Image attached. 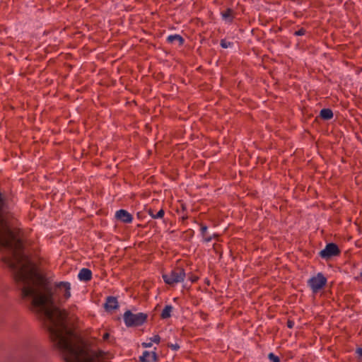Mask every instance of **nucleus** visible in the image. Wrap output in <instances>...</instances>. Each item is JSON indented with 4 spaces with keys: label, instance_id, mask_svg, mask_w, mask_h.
Returning a JSON list of instances; mask_svg holds the SVG:
<instances>
[{
    "label": "nucleus",
    "instance_id": "obj_5",
    "mask_svg": "<svg viewBox=\"0 0 362 362\" xmlns=\"http://www.w3.org/2000/svg\"><path fill=\"white\" fill-rule=\"evenodd\" d=\"M340 250L334 243H328L325 247L320 252V256L325 259H329L332 257L338 256Z\"/></svg>",
    "mask_w": 362,
    "mask_h": 362
},
{
    "label": "nucleus",
    "instance_id": "obj_19",
    "mask_svg": "<svg viewBox=\"0 0 362 362\" xmlns=\"http://www.w3.org/2000/svg\"><path fill=\"white\" fill-rule=\"evenodd\" d=\"M218 235L217 234H214L213 235H204L203 236L204 242L205 243H209L212 240L213 238H217Z\"/></svg>",
    "mask_w": 362,
    "mask_h": 362
},
{
    "label": "nucleus",
    "instance_id": "obj_20",
    "mask_svg": "<svg viewBox=\"0 0 362 362\" xmlns=\"http://www.w3.org/2000/svg\"><path fill=\"white\" fill-rule=\"evenodd\" d=\"M305 34V30L303 28L296 30L294 33V35L296 36H302V35H304Z\"/></svg>",
    "mask_w": 362,
    "mask_h": 362
},
{
    "label": "nucleus",
    "instance_id": "obj_4",
    "mask_svg": "<svg viewBox=\"0 0 362 362\" xmlns=\"http://www.w3.org/2000/svg\"><path fill=\"white\" fill-rule=\"evenodd\" d=\"M327 282V278L322 273L319 272L308 281V285L313 293H317L326 286Z\"/></svg>",
    "mask_w": 362,
    "mask_h": 362
},
{
    "label": "nucleus",
    "instance_id": "obj_17",
    "mask_svg": "<svg viewBox=\"0 0 362 362\" xmlns=\"http://www.w3.org/2000/svg\"><path fill=\"white\" fill-rule=\"evenodd\" d=\"M220 45L221 47L226 49L228 47H231L233 46V42L228 41L226 40H221Z\"/></svg>",
    "mask_w": 362,
    "mask_h": 362
},
{
    "label": "nucleus",
    "instance_id": "obj_1",
    "mask_svg": "<svg viewBox=\"0 0 362 362\" xmlns=\"http://www.w3.org/2000/svg\"><path fill=\"white\" fill-rule=\"evenodd\" d=\"M0 252L2 262L11 270L24 300H30L49 334L51 341H81L67 320V313L55 306L47 279L25 252L20 230L13 228L0 193Z\"/></svg>",
    "mask_w": 362,
    "mask_h": 362
},
{
    "label": "nucleus",
    "instance_id": "obj_10",
    "mask_svg": "<svg viewBox=\"0 0 362 362\" xmlns=\"http://www.w3.org/2000/svg\"><path fill=\"white\" fill-rule=\"evenodd\" d=\"M78 278L80 281H88L92 279V272L89 269L83 268L79 271Z\"/></svg>",
    "mask_w": 362,
    "mask_h": 362
},
{
    "label": "nucleus",
    "instance_id": "obj_21",
    "mask_svg": "<svg viewBox=\"0 0 362 362\" xmlns=\"http://www.w3.org/2000/svg\"><path fill=\"white\" fill-rule=\"evenodd\" d=\"M200 226L201 234L202 236H204L206 235L208 228L206 226L203 224H200Z\"/></svg>",
    "mask_w": 362,
    "mask_h": 362
},
{
    "label": "nucleus",
    "instance_id": "obj_3",
    "mask_svg": "<svg viewBox=\"0 0 362 362\" xmlns=\"http://www.w3.org/2000/svg\"><path fill=\"white\" fill-rule=\"evenodd\" d=\"M186 274L182 268H175L168 274L162 275L164 282L170 286H174L178 283L182 282L185 279Z\"/></svg>",
    "mask_w": 362,
    "mask_h": 362
},
{
    "label": "nucleus",
    "instance_id": "obj_2",
    "mask_svg": "<svg viewBox=\"0 0 362 362\" xmlns=\"http://www.w3.org/2000/svg\"><path fill=\"white\" fill-rule=\"evenodd\" d=\"M123 319L127 327H139L146 321L147 315L144 313L134 314L130 310H127L123 315Z\"/></svg>",
    "mask_w": 362,
    "mask_h": 362
},
{
    "label": "nucleus",
    "instance_id": "obj_16",
    "mask_svg": "<svg viewBox=\"0 0 362 362\" xmlns=\"http://www.w3.org/2000/svg\"><path fill=\"white\" fill-rule=\"evenodd\" d=\"M148 214L154 219L162 218L164 216L165 211L161 209L156 214H153L152 210L150 209L148 211Z\"/></svg>",
    "mask_w": 362,
    "mask_h": 362
},
{
    "label": "nucleus",
    "instance_id": "obj_7",
    "mask_svg": "<svg viewBox=\"0 0 362 362\" xmlns=\"http://www.w3.org/2000/svg\"><path fill=\"white\" fill-rule=\"evenodd\" d=\"M115 217L124 223H130L133 221L132 215L124 209H119L115 213Z\"/></svg>",
    "mask_w": 362,
    "mask_h": 362
},
{
    "label": "nucleus",
    "instance_id": "obj_9",
    "mask_svg": "<svg viewBox=\"0 0 362 362\" xmlns=\"http://www.w3.org/2000/svg\"><path fill=\"white\" fill-rule=\"evenodd\" d=\"M118 308V301L115 297L109 296L106 299L105 308L107 311L115 310Z\"/></svg>",
    "mask_w": 362,
    "mask_h": 362
},
{
    "label": "nucleus",
    "instance_id": "obj_11",
    "mask_svg": "<svg viewBox=\"0 0 362 362\" xmlns=\"http://www.w3.org/2000/svg\"><path fill=\"white\" fill-rule=\"evenodd\" d=\"M160 341V337L158 334H156L153 336L152 337H150L147 341L143 342L141 344L142 346L144 348H149L151 347L153 345V343L158 344Z\"/></svg>",
    "mask_w": 362,
    "mask_h": 362
},
{
    "label": "nucleus",
    "instance_id": "obj_15",
    "mask_svg": "<svg viewBox=\"0 0 362 362\" xmlns=\"http://www.w3.org/2000/svg\"><path fill=\"white\" fill-rule=\"evenodd\" d=\"M175 41H177L180 45H182L184 42L183 38L177 34L175 35H170L167 37V42L168 43H173Z\"/></svg>",
    "mask_w": 362,
    "mask_h": 362
},
{
    "label": "nucleus",
    "instance_id": "obj_25",
    "mask_svg": "<svg viewBox=\"0 0 362 362\" xmlns=\"http://www.w3.org/2000/svg\"><path fill=\"white\" fill-rule=\"evenodd\" d=\"M287 326L289 327V328H292L293 326V322H291V321H288L287 322Z\"/></svg>",
    "mask_w": 362,
    "mask_h": 362
},
{
    "label": "nucleus",
    "instance_id": "obj_23",
    "mask_svg": "<svg viewBox=\"0 0 362 362\" xmlns=\"http://www.w3.org/2000/svg\"><path fill=\"white\" fill-rule=\"evenodd\" d=\"M110 337V334L108 332H105L103 335V341H107Z\"/></svg>",
    "mask_w": 362,
    "mask_h": 362
},
{
    "label": "nucleus",
    "instance_id": "obj_18",
    "mask_svg": "<svg viewBox=\"0 0 362 362\" xmlns=\"http://www.w3.org/2000/svg\"><path fill=\"white\" fill-rule=\"evenodd\" d=\"M269 359L272 362H280L279 358L274 355L273 353H269L268 355Z\"/></svg>",
    "mask_w": 362,
    "mask_h": 362
},
{
    "label": "nucleus",
    "instance_id": "obj_13",
    "mask_svg": "<svg viewBox=\"0 0 362 362\" xmlns=\"http://www.w3.org/2000/svg\"><path fill=\"white\" fill-rule=\"evenodd\" d=\"M320 115L323 119L329 120L333 117V112L330 109L324 108L321 110Z\"/></svg>",
    "mask_w": 362,
    "mask_h": 362
},
{
    "label": "nucleus",
    "instance_id": "obj_26",
    "mask_svg": "<svg viewBox=\"0 0 362 362\" xmlns=\"http://www.w3.org/2000/svg\"><path fill=\"white\" fill-rule=\"evenodd\" d=\"M361 276H362V272L361 273Z\"/></svg>",
    "mask_w": 362,
    "mask_h": 362
},
{
    "label": "nucleus",
    "instance_id": "obj_6",
    "mask_svg": "<svg viewBox=\"0 0 362 362\" xmlns=\"http://www.w3.org/2000/svg\"><path fill=\"white\" fill-rule=\"evenodd\" d=\"M57 292L63 296L65 300L71 297V284L67 281H61L56 284Z\"/></svg>",
    "mask_w": 362,
    "mask_h": 362
},
{
    "label": "nucleus",
    "instance_id": "obj_24",
    "mask_svg": "<svg viewBox=\"0 0 362 362\" xmlns=\"http://www.w3.org/2000/svg\"><path fill=\"white\" fill-rule=\"evenodd\" d=\"M356 354H358V356L362 358V349L361 348L357 349Z\"/></svg>",
    "mask_w": 362,
    "mask_h": 362
},
{
    "label": "nucleus",
    "instance_id": "obj_14",
    "mask_svg": "<svg viewBox=\"0 0 362 362\" xmlns=\"http://www.w3.org/2000/svg\"><path fill=\"white\" fill-rule=\"evenodd\" d=\"M173 307L171 305H167L162 310L160 317L162 319H168L171 316Z\"/></svg>",
    "mask_w": 362,
    "mask_h": 362
},
{
    "label": "nucleus",
    "instance_id": "obj_8",
    "mask_svg": "<svg viewBox=\"0 0 362 362\" xmlns=\"http://www.w3.org/2000/svg\"><path fill=\"white\" fill-rule=\"evenodd\" d=\"M157 360V354L155 351H144L142 356H140L141 362H153Z\"/></svg>",
    "mask_w": 362,
    "mask_h": 362
},
{
    "label": "nucleus",
    "instance_id": "obj_22",
    "mask_svg": "<svg viewBox=\"0 0 362 362\" xmlns=\"http://www.w3.org/2000/svg\"><path fill=\"white\" fill-rule=\"evenodd\" d=\"M168 346L173 351H177L180 349V346L177 344H168Z\"/></svg>",
    "mask_w": 362,
    "mask_h": 362
},
{
    "label": "nucleus",
    "instance_id": "obj_12",
    "mask_svg": "<svg viewBox=\"0 0 362 362\" xmlns=\"http://www.w3.org/2000/svg\"><path fill=\"white\" fill-rule=\"evenodd\" d=\"M222 18L228 23H231L234 18L233 11L230 8H227L226 11L221 12Z\"/></svg>",
    "mask_w": 362,
    "mask_h": 362
}]
</instances>
